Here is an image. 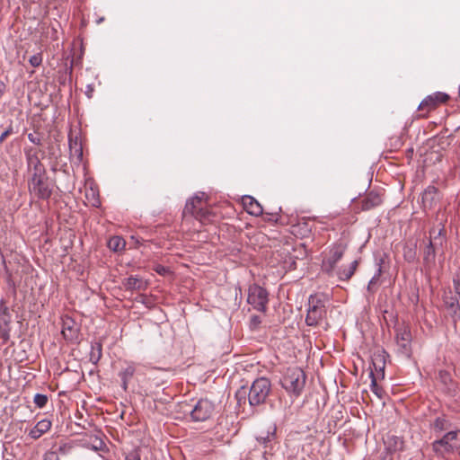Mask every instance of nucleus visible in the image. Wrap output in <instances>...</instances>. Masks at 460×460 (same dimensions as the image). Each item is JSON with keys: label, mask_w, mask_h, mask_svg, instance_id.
<instances>
[{"label": "nucleus", "mask_w": 460, "mask_h": 460, "mask_svg": "<svg viewBox=\"0 0 460 460\" xmlns=\"http://www.w3.org/2000/svg\"><path fill=\"white\" fill-rule=\"evenodd\" d=\"M13 133V126L10 125L1 135H0V144L4 143L7 137Z\"/></svg>", "instance_id": "obj_41"}, {"label": "nucleus", "mask_w": 460, "mask_h": 460, "mask_svg": "<svg viewBox=\"0 0 460 460\" xmlns=\"http://www.w3.org/2000/svg\"><path fill=\"white\" fill-rule=\"evenodd\" d=\"M52 426L49 420L44 419L37 422V424L30 430L29 436L32 439H38L47 433Z\"/></svg>", "instance_id": "obj_18"}, {"label": "nucleus", "mask_w": 460, "mask_h": 460, "mask_svg": "<svg viewBox=\"0 0 460 460\" xmlns=\"http://www.w3.org/2000/svg\"><path fill=\"white\" fill-rule=\"evenodd\" d=\"M449 100V95L446 93L436 92L424 98L418 106V110L424 111L419 115V118H427L428 114L436 110L440 104L446 103Z\"/></svg>", "instance_id": "obj_8"}, {"label": "nucleus", "mask_w": 460, "mask_h": 460, "mask_svg": "<svg viewBox=\"0 0 460 460\" xmlns=\"http://www.w3.org/2000/svg\"><path fill=\"white\" fill-rule=\"evenodd\" d=\"M247 302L255 310L265 313L269 302V293L262 287L253 284L249 287Z\"/></svg>", "instance_id": "obj_7"}, {"label": "nucleus", "mask_w": 460, "mask_h": 460, "mask_svg": "<svg viewBox=\"0 0 460 460\" xmlns=\"http://www.w3.org/2000/svg\"><path fill=\"white\" fill-rule=\"evenodd\" d=\"M382 203L383 198L379 193L375 191H369L360 200V208L363 211H367L380 206Z\"/></svg>", "instance_id": "obj_14"}, {"label": "nucleus", "mask_w": 460, "mask_h": 460, "mask_svg": "<svg viewBox=\"0 0 460 460\" xmlns=\"http://www.w3.org/2000/svg\"><path fill=\"white\" fill-rule=\"evenodd\" d=\"M28 139L33 143L34 145L40 146L41 145V137L37 133H29Z\"/></svg>", "instance_id": "obj_39"}, {"label": "nucleus", "mask_w": 460, "mask_h": 460, "mask_svg": "<svg viewBox=\"0 0 460 460\" xmlns=\"http://www.w3.org/2000/svg\"><path fill=\"white\" fill-rule=\"evenodd\" d=\"M347 249L346 244L342 243H334L326 253L322 261V270L329 276H332L336 264L341 260Z\"/></svg>", "instance_id": "obj_6"}, {"label": "nucleus", "mask_w": 460, "mask_h": 460, "mask_svg": "<svg viewBox=\"0 0 460 460\" xmlns=\"http://www.w3.org/2000/svg\"><path fill=\"white\" fill-rule=\"evenodd\" d=\"M386 450L389 453L401 451L403 448V440L397 436H388L385 440Z\"/></svg>", "instance_id": "obj_25"}, {"label": "nucleus", "mask_w": 460, "mask_h": 460, "mask_svg": "<svg viewBox=\"0 0 460 460\" xmlns=\"http://www.w3.org/2000/svg\"><path fill=\"white\" fill-rule=\"evenodd\" d=\"M438 245L433 243L432 240H429L423 249V263L426 269L430 270L436 263V249Z\"/></svg>", "instance_id": "obj_15"}, {"label": "nucleus", "mask_w": 460, "mask_h": 460, "mask_svg": "<svg viewBox=\"0 0 460 460\" xmlns=\"http://www.w3.org/2000/svg\"><path fill=\"white\" fill-rule=\"evenodd\" d=\"M459 297L457 295H454L451 290L446 291L443 295L445 306L454 314L460 312Z\"/></svg>", "instance_id": "obj_19"}, {"label": "nucleus", "mask_w": 460, "mask_h": 460, "mask_svg": "<svg viewBox=\"0 0 460 460\" xmlns=\"http://www.w3.org/2000/svg\"><path fill=\"white\" fill-rule=\"evenodd\" d=\"M396 351L402 357L410 358L411 354V332L410 327L399 324L394 329Z\"/></svg>", "instance_id": "obj_5"}, {"label": "nucleus", "mask_w": 460, "mask_h": 460, "mask_svg": "<svg viewBox=\"0 0 460 460\" xmlns=\"http://www.w3.org/2000/svg\"><path fill=\"white\" fill-rule=\"evenodd\" d=\"M49 401V398L46 394H36L34 395L33 402L38 408H43L46 406L47 402Z\"/></svg>", "instance_id": "obj_36"}, {"label": "nucleus", "mask_w": 460, "mask_h": 460, "mask_svg": "<svg viewBox=\"0 0 460 460\" xmlns=\"http://www.w3.org/2000/svg\"><path fill=\"white\" fill-rule=\"evenodd\" d=\"M105 443L98 437L91 438L89 447L93 451H102L105 448Z\"/></svg>", "instance_id": "obj_35"}, {"label": "nucleus", "mask_w": 460, "mask_h": 460, "mask_svg": "<svg viewBox=\"0 0 460 460\" xmlns=\"http://www.w3.org/2000/svg\"><path fill=\"white\" fill-rule=\"evenodd\" d=\"M277 427L271 426L265 434H261L257 437V441L262 445L265 448L270 447V444L276 438Z\"/></svg>", "instance_id": "obj_27"}, {"label": "nucleus", "mask_w": 460, "mask_h": 460, "mask_svg": "<svg viewBox=\"0 0 460 460\" xmlns=\"http://www.w3.org/2000/svg\"><path fill=\"white\" fill-rule=\"evenodd\" d=\"M444 421L445 420L443 419L437 418L436 420L434 421V428L438 429H443Z\"/></svg>", "instance_id": "obj_47"}, {"label": "nucleus", "mask_w": 460, "mask_h": 460, "mask_svg": "<svg viewBox=\"0 0 460 460\" xmlns=\"http://www.w3.org/2000/svg\"><path fill=\"white\" fill-rule=\"evenodd\" d=\"M373 366L375 367V370L378 374H380V376L382 377H384V376H385L384 369H385V362L381 355H375V357L373 358Z\"/></svg>", "instance_id": "obj_34"}, {"label": "nucleus", "mask_w": 460, "mask_h": 460, "mask_svg": "<svg viewBox=\"0 0 460 460\" xmlns=\"http://www.w3.org/2000/svg\"><path fill=\"white\" fill-rule=\"evenodd\" d=\"M12 314L4 299L0 300V338L4 343L11 339Z\"/></svg>", "instance_id": "obj_10"}, {"label": "nucleus", "mask_w": 460, "mask_h": 460, "mask_svg": "<svg viewBox=\"0 0 460 460\" xmlns=\"http://www.w3.org/2000/svg\"><path fill=\"white\" fill-rule=\"evenodd\" d=\"M446 230L444 226L440 223L438 227H433L429 231V240H432L433 243L442 246L445 242Z\"/></svg>", "instance_id": "obj_23"}, {"label": "nucleus", "mask_w": 460, "mask_h": 460, "mask_svg": "<svg viewBox=\"0 0 460 460\" xmlns=\"http://www.w3.org/2000/svg\"><path fill=\"white\" fill-rule=\"evenodd\" d=\"M61 332L66 341H73L78 337L77 324L72 318L65 316L62 318Z\"/></svg>", "instance_id": "obj_12"}, {"label": "nucleus", "mask_w": 460, "mask_h": 460, "mask_svg": "<svg viewBox=\"0 0 460 460\" xmlns=\"http://www.w3.org/2000/svg\"><path fill=\"white\" fill-rule=\"evenodd\" d=\"M371 378V390L374 394H376L378 397H381V388L377 385L376 377L373 371L370 372Z\"/></svg>", "instance_id": "obj_38"}, {"label": "nucleus", "mask_w": 460, "mask_h": 460, "mask_svg": "<svg viewBox=\"0 0 460 460\" xmlns=\"http://www.w3.org/2000/svg\"><path fill=\"white\" fill-rule=\"evenodd\" d=\"M136 372V366H135V363L133 362H128L127 364V367L125 368H123L119 373V376L120 377L121 379V386L123 388L124 391H127L128 389V382L131 380V378L133 377L134 374Z\"/></svg>", "instance_id": "obj_21"}, {"label": "nucleus", "mask_w": 460, "mask_h": 460, "mask_svg": "<svg viewBox=\"0 0 460 460\" xmlns=\"http://www.w3.org/2000/svg\"><path fill=\"white\" fill-rule=\"evenodd\" d=\"M69 149L71 155L77 156L78 160H82L83 158V148L81 144L78 142L77 137L75 139L70 138L69 139Z\"/></svg>", "instance_id": "obj_32"}, {"label": "nucleus", "mask_w": 460, "mask_h": 460, "mask_svg": "<svg viewBox=\"0 0 460 460\" xmlns=\"http://www.w3.org/2000/svg\"><path fill=\"white\" fill-rule=\"evenodd\" d=\"M382 261H383L381 260L378 264V268H377L376 274L372 277V279L368 282L367 291L370 293H375L377 289V284H378L380 276L382 274Z\"/></svg>", "instance_id": "obj_33"}, {"label": "nucleus", "mask_w": 460, "mask_h": 460, "mask_svg": "<svg viewBox=\"0 0 460 460\" xmlns=\"http://www.w3.org/2000/svg\"><path fill=\"white\" fill-rule=\"evenodd\" d=\"M438 199V189L434 186H429L422 193L421 201L424 208H431Z\"/></svg>", "instance_id": "obj_17"}, {"label": "nucleus", "mask_w": 460, "mask_h": 460, "mask_svg": "<svg viewBox=\"0 0 460 460\" xmlns=\"http://www.w3.org/2000/svg\"><path fill=\"white\" fill-rule=\"evenodd\" d=\"M458 95H459V98H460V85H459V90H458Z\"/></svg>", "instance_id": "obj_50"}, {"label": "nucleus", "mask_w": 460, "mask_h": 460, "mask_svg": "<svg viewBox=\"0 0 460 460\" xmlns=\"http://www.w3.org/2000/svg\"><path fill=\"white\" fill-rule=\"evenodd\" d=\"M215 411L214 403L208 399L199 400L191 408L190 414L193 421H206Z\"/></svg>", "instance_id": "obj_9"}, {"label": "nucleus", "mask_w": 460, "mask_h": 460, "mask_svg": "<svg viewBox=\"0 0 460 460\" xmlns=\"http://www.w3.org/2000/svg\"><path fill=\"white\" fill-rule=\"evenodd\" d=\"M358 267V261H353L349 266L346 268H341L337 270L336 275L340 280H349L355 273Z\"/></svg>", "instance_id": "obj_26"}, {"label": "nucleus", "mask_w": 460, "mask_h": 460, "mask_svg": "<svg viewBox=\"0 0 460 460\" xmlns=\"http://www.w3.org/2000/svg\"><path fill=\"white\" fill-rule=\"evenodd\" d=\"M404 257L408 261H412L415 259V252L412 251V249H409L408 251L404 252Z\"/></svg>", "instance_id": "obj_46"}, {"label": "nucleus", "mask_w": 460, "mask_h": 460, "mask_svg": "<svg viewBox=\"0 0 460 460\" xmlns=\"http://www.w3.org/2000/svg\"><path fill=\"white\" fill-rule=\"evenodd\" d=\"M123 286L127 290H145L146 282L140 278L130 276L124 280Z\"/></svg>", "instance_id": "obj_22"}, {"label": "nucleus", "mask_w": 460, "mask_h": 460, "mask_svg": "<svg viewBox=\"0 0 460 460\" xmlns=\"http://www.w3.org/2000/svg\"><path fill=\"white\" fill-rule=\"evenodd\" d=\"M6 92V85L5 84L0 80V100L3 98Z\"/></svg>", "instance_id": "obj_48"}, {"label": "nucleus", "mask_w": 460, "mask_h": 460, "mask_svg": "<svg viewBox=\"0 0 460 460\" xmlns=\"http://www.w3.org/2000/svg\"><path fill=\"white\" fill-rule=\"evenodd\" d=\"M42 53L39 52L29 58V63L33 67H39L42 64Z\"/></svg>", "instance_id": "obj_37"}, {"label": "nucleus", "mask_w": 460, "mask_h": 460, "mask_svg": "<svg viewBox=\"0 0 460 460\" xmlns=\"http://www.w3.org/2000/svg\"><path fill=\"white\" fill-rule=\"evenodd\" d=\"M251 327L257 328L261 323V319L258 315H253L251 317Z\"/></svg>", "instance_id": "obj_45"}, {"label": "nucleus", "mask_w": 460, "mask_h": 460, "mask_svg": "<svg viewBox=\"0 0 460 460\" xmlns=\"http://www.w3.org/2000/svg\"><path fill=\"white\" fill-rule=\"evenodd\" d=\"M326 316V308L323 300L317 294L308 298V309L305 323L308 326L319 325Z\"/></svg>", "instance_id": "obj_3"}, {"label": "nucleus", "mask_w": 460, "mask_h": 460, "mask_svg": "<svg viewBox=\"0 0 460 460\" xmlns=\"http://www.w3.org/2000/svg\"><path fill=\"white\" fill-rule=\"evenodd\" d=\"M85 198L88 203L93 207L98 208L101 205L99 192L93 187L85 190Z\"/></svg>", "instance_id": "obj_30"}, {"label": "nucleus", "mask_w": 460, "mask_h": 460, "mask_svg": "<svg viewBox=\"0 0 460 460\" xmlns=\"http://www.w3.org/2000/svg\"><path fill=\"white\" fill-rule=\"evenodd\" d=\"M71 448L72 447L70 445L64 443L60 445L55 452L58 454L60 453L62 455H66L70 451Z\"/></svg>", "instance_id": "obj_43"}, {"label": "nucleus", "mask_w": 460, "mask_h": 460, "mask_svg": "<svg viewBox=\"0 0 460 460\" xmlns=\"http://www.w3.org/2000/svg\"><path fill=\"white\" fill-rule=\"evenodd\" d=\"M29 190L31 194L41 199H48L52 193L51 183L46 174L43 173L31 174L29 180Z\"/></svg>", "instance_id": "obj_4"}, {"label": "nucleus", "mask_w": 460, "mask_h": 460, "mask_svg": "<svg viewBox=\"0 0 460 460\" xmlns=\"http://www.w3.org/2000/svg\"><path fill=\"white\" fill-rule=\"evenodd\" d=\"M125 240L118 235L112 236L108 241V247L113 252H119L125 248Z\"/></svg>", "instance_id": "obj_31"}, {"label": "nucleus", "mask_w": 460, "mask_h": 460, "mask_svg": "<svg viewBox=\"0 0 460 460\" xmlns=\"http://www.w3.org/2000/svg\"><path fill=\"white\" fill-rule=\"evenodd\" d=\"M205 197L206 194L201 192L188 200L183 209V215H190L192 217L194 214H196L198 209H199L202 206L207 205Z\"/></svg>", "instance_id": "obj_13"}, {"label": "nucleus", "mask_w": 460, "mask_h": 460, "mask_svg": "<svg viewBox=\"0 0 460 460\" xmlns=\"http://www.w3.org/2000/svg\"><path fill=\"white\" fill-rule=\"evenodd\" d=\"M305 380L306 376L300 367H288L281 380V385L288 394L298 397L305 388Z\"/></svg>", "instance_id": "obj_1"}, {"label": "nucleus", "mask_w": 460, "mask_h": 460, "mask_svg": "<svg viewBox=\"0 0 460 460\" xmlns=\"http://www.w3.org/2000/svg\"><path fill=\"white\" fill-rule=\"evenodd\" d=\"M102 342L99 341H93L92 345H91L90 355H89L90 361L93 365H96L100 361V359L102 358Z\"/></svg>", "instance_id": "obj_28"}, {"label": "nucleus", "mask_w": 460, "mask_h": 460, "mask_svg": "<svg viewBox=\"0 0 460 460\" xmlns=\"http://www.w3.org/2000/svg\"><path fill=\"white\" fill-rule=\"evenodd\" d=\"M444 443L448 444V447L459 451L460 454V430L449 431L444 436Z\"/></svg>", "instance_id": "obj_24"}, {"label": "nucleus", "mask_w": 460, "mask_h": 460, "mask_svg": "<svg viewBox=\"0 0 460 460\" xmlns=\"http://www.w3.org/2000/svg\"><path fill=\"white\" fill-rule=\"evenodd\" d=\"M42 460H59V457L57 452L50 450L44 454Z\"/></svg>", "instance_id": "obj_42"}, {"label": "nucleus", "mask_w": 460, "mask_h": 460, "mask_svg": "<svg viewBox=\"0 0 460 460\" xmlns=\"http://www.w3.org/2000/svg\"><path fill=\"white\" fill-rule=\"evenodd\" d=\"M271 391V383L266 377L255 379L249 390L248 401L251 406H259L266 402Z\"/></svg>", "instance_id": "obj_2"}, {"label": "nucleus", "mask_w": 460, "mask_h": 460, "mask_svg": "<svg viewBox=\"0 0 460 460\" xmlns=\"http://www.w3.org/2000/svg\"><path fill=\"white\" fill-rule=\"evenodd\" d=\"M203 224L210 222L215 217V215L205 206H202L198 212L192 216Z\"/></svg>", "instance_id": "obj_29"}, {"label": "nucleus", "mask_w": 460, "mask_h": 460, "mask_svg": "<svg viewBox=\"0 0 460 460\" xmlns=\"http://www.w3.org/2000/svg\"><path fill=\"white\" fill-rule=\"evenodd\" d=\"M244 209L252 216L259 217L262 215L263 209L261 204L252 196H244L242 199Z\"/></svg>", "instance_id": "obj_16"}, {"label": "nucleus", "mask_w": 460, "mask_h": 460, "mask_svg": "<svg viewBox=\"0 0 460 460\" xmlns=\"http://www.w3.org/2000/svg\"><path fill=\"white\" fill-rule=\"evenodd\" d=\"M432 449L438 456L447 458L448 456L456 450L448 447V444L444 443V437L432 443Z\"/></svg>", "instance_id": "obj_20"}, {"label": "nucleus", "mask_w": 460, "mask_h": 460, "mask_svg": "<svg viewBox=\"0 0 460 460\" xmlns=\"http://www.w3.org/2000/svg\"><path fill=\"white\" fill-rule=\"evenodd\" d=\"M28 171L31 174L43 173L46 172L45 166L40 161V151L34 147L24 149Z\"/></svg>", "instance_id": "obj_11"}, {"label": "nucleus", "mask_w": 460, "mask_h": 460, "mask_svg": "<svg viewBox=\"0 0 460 460\" xmlns=\"http://www.w3.org/2000/svg\"><path fill=\"white\" fill-rule=\"evenodd\" d=\"M453 285L456 294L460 296V275L456 274L453 278Z\"/></svg>", "instance_id": "obj_40"}, {"label": "nucleus", "mask_w": 460, "mask_h": 460, "mask_svg": "<svg viewBox=\"0 0 460 460\" xmlns=\"http://www.w3.org/2000/svg\"><path fill=\"white\" fill-rule=\"evenodd\" d=\"M126 460H141L138 450H132L126 456Z\"/></svg>", "instance_id": "obj_44"}, {"label": "nucleus", "mask_w": 460, "mask_h": 460, "mask_svg": "<svg viewBox=\"0 0 460 460\" xmlns=\"http://www.w3.org/2000/svg\"><path fill=\"white\" fill-rule=\"evenodd\" d=\"M155 270L157 273H159L161 275H164L166 272V269L163 266H157Z\"/></svg>", "instance_id": "obj_49"}]
</instances>
